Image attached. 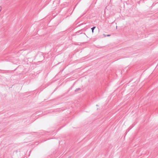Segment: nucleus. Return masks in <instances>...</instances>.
<instances>
[{"label": "nucleus", "mask_w": 158, "mask_h": 158, "mask_svg": "<svg viewBox=\"0 0 158 158\" xmlns=\"http://www.w3.org/2000/svg\"><path fill=\"white\" fill-rule=\"evenodd\" d=\"M83 34H84L85 35V36H86V35L85 33H83Z\"/></svg>", "instance_id": "obj_7"}, {"label": "nucleus", "mask_w": 158, "mask_h": 158, "mask_svg": "<svg viewBox=\"0 0 158 158\" xmlns=\"http://www.w3.org/2000/svg\"><path fill=\"white\" fill-rule=\"evenodd\" d=\"M96 28V27H92L91 28V29L92 30V33H94V29Z\"/></svg>", "instance_id": "obj_2"}, {"label": "nucleus", "mask_w": 158, "mask_h": 158, "mask_svg": "<svg viewBox=\"0 0 158 158\" xmlns=\"http://www.w3.org/2000/svg\"><path fill=\"white\" fill-rule=\"evenodd\" d=\"M1 7L0 6V12H1Z\"/></svg>", "instance_id": "obj_6"}, {"label": "nucleus", "mask_w": 158, "mask_h": 158, "mask_svg": "<svg viewBox=\"0 0 158 158\" xmlns=\"http://www.w3.org/2000/svg\"><path fill=\"white\" fill-rule=\"evenodd\" d=\"M110 35H107V36H110Z\"/></svg>", "instance_id": "obj_5"}, {"label": "nucleus", "mask_w": 158, "mask_h": 158, "mask_svg": "<svg viewBox=\"0 0 158 158\" xmlns=\"http://www.w3.org/2000/svg\"><path fill=\"white\" fill-rule=\"evenodd\" d=\"M133 127V126H132V127H130V129H129V130H128V131H129L130 129H131Z\"/></svg>", "instance_id": "obj_4"}, {"label": "nucleus", "mask_w": 158, "mask_h": 158, "mask_svg": "<svg viewBox=\"0 0 158 158\" xmlns=\"http://www.w3.org/2000/svg\"><path fill=\"white\" fill-rule=\"evenodd\" d=\"M85 31V30L84 29H81V30H80L79 31H77L76 32V33L77 34V35H78L79 34H81L83 33L82 32L83 31Z\"/></svg>", "instance_id": "obj_1"}, {"label": "nucleus", "mask_w": 158, "mask_h": 158, "mask_svg": "<svg viewBox=\"0 0 158 158\" xmlns=\"http://www.w3.org/2000/svg\"><path fill=\"white\" fill-rule=\"evenodd\" d=\"M81 89L80 88H77L75 90V91L77 92L79 90H80Z\"/></svg>", "instance_id": "obj_3"}]
</instances>
